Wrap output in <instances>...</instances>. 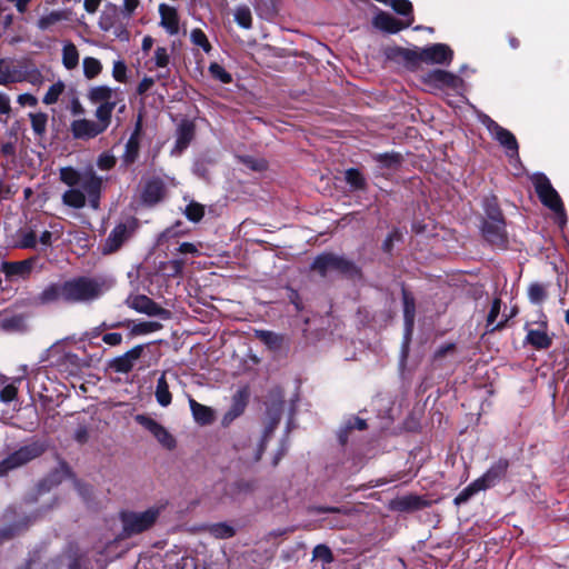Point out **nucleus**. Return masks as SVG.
Masks as SVG:
<instances>
[{
  "label": "nucleus",
  "mask_w": 569,
  "mask_h": 569,
  "mask_svg": "<svg viewBox=\"0 0 569 569\" xmlns=\"http://www.w3.org/2000/svg\"><path fill=\"white\" fill-rule=\"evenodd\" d=\"M59 177L68 186L61 196L64 206L73 209H82L87 204L94 210L99 208L103 178L92 168L79 171L72 167H63L59 170Z\"/></svg>",
  "instance_id": "obj_1"
},
{
  "label": "nucleus",
  "mask_w": 569,
  "mask_h": 569,
  "mask_svg": "<svg viewBox=\"0 0 569 569\" xmlns=\"http://www.w3.org/2000/svg\"><path fill=\"white\" fill-rule=\"evenodd\" d=\"M140 6V0H123L121 6L108 2L99 17V27L102 31L112 33L121 41L130 38V20Z\"/></svg>",
  "instance_id": "obj_2"
},
{
  "label": "nucleus",
  "mask_w": 569,
  "mask_h": 569,
  "mask_svg": "<svg viewBox=\"0 0 569 569\" xmlns=\"http://www.w3.org/2000/svg\"><path fill=\"white\" fill-rule=\"evenodd\" d=\"M66 283V302L81 303L98 299L106 290V283L96 278L79 277Z\"/></svg>",
  "instance_id": "obj_3"
},
{
  "label": "nucleus",
  "mask_w": 569,
  "mask_h": 569,
  "mask_svg": "<svg viewBox=\"0 0 569 569\" xmlns=\"http://www.w3.org/2000/svg\"><path fill=\"white\" fill-rule=\"evenodd\" d=\"M531 181L540 201L555 213L556 222L562 228L567 223V214L559 193L543 173H535Z\"/></svg>",
  "instance_id": "obj_4"
},
{
  "label": "nucleus",
  "mask_w": 569,
  "mask_h": 569,
  "mask_svg": "<svg viewBox=\"0 0 569 569\" xmlns=\"http://www.w3.org/2000/svg\"><path fill=\"white\" fill-rule=\"evenodd\" d=\"M509 462L506 459L496 461L481 477L467 486L456 498V505L467 502L476 493L493 487L507 472Z\"/></svg>",
  "instance_id": "obj_5"
},
{
  "label": "nucleus",
  "mask_w": 569,
  "mask_h": 569,
  "mask_svg": "<svg viewBox=\"0 0 569 569\" xmlns=\"http://www.w3.org/2000/svg\"><path fill=\"white\" fill-rule=\"evenodd\" d=\"M279 421V415L272 418L271 422L266 427L263 436L259 440L242 439L234 445V449L239 452V458L248 465L256 463L260 460L266 441L276 429Z\"/></svg>",
  "instance_id": "obj_6"
},
{
  "label": "nucleus",
  "mask_w": 569,
  "mask_h": 569,
  "mask_svg": "<svg viewBox=\"0 0 569 569\" xmlns=\"http://www.w3.org/2000/svg\"><path fill=\"white\" fill-rule=\"evenodd\" d=\"M43 451L44 447L39 442H31L20 447L0 461V477L27 465L29 461L41 456Z\"/></svg>",
  "instance_id": "obj_7"
},
{
  "label": "nucleus",
  "mask_w": 569,
  "mask_h": 569,
  "mask_svg": "<svg viewBox=\"0 0 569 569\" xmlns=\"http://www.w3.org/2000/svg\"><path fill=\"white\" fill-rule=\"evenodd\" d=\"M162 509L163 506H152L144 511L123 513V530L128 535H136L149 529L157 521Z\"/></svg>",
  "instance_id": "obj_8"
},
{
  "label": "nucleus",
  "mask_w": 569,
  "mask_h": 569,
  "mask_svg": "<svg viewBox=\"0 0 569 569\" xmlns=\"http://www.w3.org/2000/svg\"><path fill=\"white\" fill-rule=\"evenodd\" d=\"M312 269L322 277L330 276L332 272L352 273L355 271V267L349 261L331 253L317 257L312 263Z\"/></svg>",
  "instance_id": "obj_9"
},
{
  "label": "nucleus",
  "mask_w": 569,
  "mask_h": 569,
  "mask_svg": "<svg viewBox=\"0 0 569 569\" xmlns=\"http://www.w3.org/2000/svg\"><path fill=\"white\" fill-rule=\"evenodd\" d=\"M126 305L139 313H144L149 317H159L163 320L170 319L171 313L169 310L163 309L152 299L144 295H130L126 299Z\"/></svg>",
  "instance_id": "obj_10"
},
{
  "label": "nucleus",
  "mask_w": 569,
  "mask_h": 569,
  "mask_svg": "<svg viewBox=\"0 0 569 569\" xmlns=\"http://www.w3.org/2000/svg\"><path fill=\"white\" fill-rule=\"evenodd\" d=\"M136 421L149 431L163 448L172 450L176 447L174 437L153 418L146 415H138L136 416Z\"/></svg>",
  "instance_id": "obj_11"
},
{
  "label": "nucleus",
  "mask_w": 569,
  "mask_h": 569,
  "mask_svg": "<svg viewBox=\"0 0 569 569\" xmlns=\"http://www.w3.org/2000/svg\"><path fill=\"white\" fill-rule=\"evenodd\" d=\"M482 123L490 134L506 149L509 157L518 154V143L515 136L507 129L500 127L489 117H485Z\"/></svg>",
  "instance_id": "obj_12"
},
{
  "label": "nucleus",
  "mask_w": 569,
  "mask_h": 569,
  "mask_svg": "<svg viewBox=\"0 0 569 569\" xmlns=\"http://www.w3.org/2000/svg\"><path fill=\"white\" fill-rule=\"evenodd\" d=\"M48 352L50 358L57 357L52 363L60 368V370L67 371L70 375H74L83 366L82 360L76 353L62 351L60 343L53 345Z\"/></svg>",
  "instance_id": "obj_13"
},
{
  "label": "nucleus",
  "mask_w": 569,
  "mask_h": 569,
  "mask_svg": "<svg viewBox=\"0 0 569 569\" xmlns=\"http://www.w3.org/2000/svg\"><path fill=\"white\" fill-rule=\"evenodd\" d=\"M453 58V52L445 43H435L421 49L419 59L431 64H449Z\"/></svg>",
  "instance_id": "obj_14"
},
{
  "label": "nucleus",
  "mask_w": 569,
  "mask_h": 569,
  "mask_svg": "<svg viewBox=\"0 0 569 569\" xmlns=\"http://www.w3.org/2000/svg\"><path fill=\"white\" fill-rule=\"evenodd\" d=\"M70 131L76 139L89 140L96 138L106 130L97 121L79 118L74 119L70 123Z\"/></svg>",
  "instance_id": "obj_15"
},
{
  "label": "nucleus",
  "mask_w": 569,
  "mask_h": 569,
  "mask_svg": "<svg viewBox=\"0 0 569 569\" xmlns=\"http://www.w3.org/2000/svg\"><path fill=\"white\" fill-rule=\"evenodd\" d=\"M486 239L492 243H502L505 239V223L500 210H496L490 216V221H486L482 227Z\"/></svg>",
  "instance_id": "obj_16"
},
{
  "label": "nucleus",
  "mask_w": 569,
  "mask_h": 569,
  "mask_svg": "<svg viewBox=\"0 0 569 569\" xmlns=\"http://www.w3.org/2000/svg\"><path fill=\"white\" fill-rule=\"evenodd\" d=\"M88 99L91 103L97 106H117V103L121 100L119 90L108 86H96L90 88L88 91Z\"/></svg>",
  "instance_id": "obj_17"
},
{
  "label": "nucleus",
  "mask_w": 569,
  "mask_h": 569,
  "mask_svg": "<svg viewBox=\"0 0 569 569\" xmlns=\"http://www.w3.org/2000/svg\"><path fill=\"white\" fill-rule=\"evenodd\" d=\"M425 81L428 84H431L439 89H443V88L458 89L462 83V80L458 76H456L451 72L445 71V70L430 71L426 76Z\"/></svg>",
  "instance_id": "obj_18"
},
{
  "label": "nucleus",
  "mask_w": 569,
  "mask_h": 569,
  "mask_svg": "<svg viewBox=\"0 0 569 569\" xmlns=\"http://www.w3.org/2000/svg\"><path fill=\"white\" fill-rule=\"evenodd\" d=\"M143 351V346L138 345L123 355L114 358L111 361L110 367L116 371L120 373H127L129 372L136 365V362L140 359Z\"/></svg>",
  "instance_id": "obj_19"
},
{
  "label": "nucleus",
  "mask_w": 569,
  "mask_h": 569,
  "mask_svg": "<svg viewBox=\"0 0 569 569\" xmlns=\"http://www.w3.org/2000/svg\"><path fill=\"white\" fill-rule=\"evenodd\" d=\"M412 18H407L406 21L396 19L387 12H379L373 18V26L382 31L396 33L412 23Z\"/></svg>",
  "instance_id": "obj_20"
},
{
  "label": "nucleus",
  "mask_w": 569,
  "mask_h": 569,
  "mask_svg": "<svg viewBox=\"0 0 569 569\" xmlns=\"http://www.w3.org/2000/svg\"><path fill=\"white\" fill-rule=\"evenodd\" d=\"M160 26L170 36H174L179 32V14L178 10L167 3L159 4Z\"/></svg>",
  "instance_id": "obj_21"
},
{
  "label": "nucleus",
  "mask_w": 569,
  "mask_h": 569,
  "mask_svg": "<svg viewBox=\"0 0 569 569\" xmlns=\"http://www.w3.org/2000/svg\"><path fill=\"white\" fill-rule=\"evenodd\" d=\"M117 327H127L129 329V333L131 337L146 336L156 331H159L162 328V325L158 321H140L134 322L131 320H126L123 322H119L117 325H111L109 328Z\"/></svg>",
  "instance_id": "obj_22"
},
{
  "label": "nucleus",
  "mask_w": 569,
  "mask_h": 569,
  "mask_svg": "<svg viewBox=\"0 0 569 569\" xmlns=\"http://www.w3.org/2000/svg\"><path fill=\"white\" fill-rule=\"evenodd\" d=\"M66 283L54 282L48 284L37 297V301L41 305H50L63 301L66 302Z\"/></svg>",
  "instance_id": "obj_23"
},
{
  "label": "nucleus",
  "mask_w": 569,
  "mask_h": 569,
  "mask_svg": "<svg viewBox=\"0 0 569 569\" xmlns=\"http://www.w3.org/2000/svg\"><path fill=\"white\" fill-rule=\"evenodd\" d=\"M526 342L536 349L549 348L552 340L547 333V323L541 322L537 329H532L527 326Z\"/></svg>",
  "instance_id": "obj_24"
},
{
  "label": "nucleus",
  "mask_w": 569,
  "mask_h": 569,
  "mask_svg": "<svg viewBox=\"0 0 569 569\" xmlns=\"http://www.w3.org/2000/svg\"><path fill=\"white\" fill-rule=\"evenodd\" d=\"M69 20L67 10H53L41 16L37 22V27L41 31H54L61 22Z\"/></svg>",
  "instance_id": "obj_25"
},
{
  "label": "nucleus",
  "mask_w": 569,
  "mask_h": 569,
  "mask_svg": "<svg viewBox=\"0 0 569 569\" xmlns=\"http://www.w3.org/2000/svg\"><path fill=\"white\" fill-rule=\"evenodd\" d=\"M34 259H27L17 262H3L1 270L8 278H27L33 267Z\"/></svg>",
  "instance_id": "obj_26"
},
{
  "label": "nucleus",
  "mask_w": 569,
  "mask_h": 569,
  "mask_svg": "<svg viewBox=\"0 0 569 569\" xmlns=\"http://www.w3.org/2000/svg\"><path fill=\"white\" fill-rule=\"evenodd\" d=\"M130 230L126 224H118L111 231L103 247L104 253L116 251L129 237Z\"/></svg>",
  "instance_id": "obj_27"
},
{
  "label": "nucleus",
  "mask_w": 569,
  "mask_h": 569,
  "mask_svg": "<svg viewBox=\"0 0 569 569\" xmlns=\"http://www.w3.org/2000/svg\"><path fill=\"white\" fill-rule=\"evenodd\" d=\"M164 196V186L160 179L149 180L142 191V200L147 204L159 202Z\"/></svg>",
  "instance_id": "obj_28"
},
{
  "label": "nucleus",
  "mask_w": 569,
  "mask_h": 569,
  "mask_svg": "<svg viewBox=\"0 0 569 569\" xmlns=\"http://www.w3.org/2000/svg\"><path fill=\"white\" fill-rule=\"evenodd\" d=\"M189 406L194 421L201 426L210 425L214 421V411L210 407L197 402L189 398Z\"/></svg>",
  "instance_id": "obj_29"
},
{
  "label": "nucleus",
  "mask_w": 569,
  "mask_h": 569,
  "mask_svg": "<svg viewBox=\"0 0 569 569\" xmlns=\"http://www.w3.org/2000/svg\"><path fill=\"white\" fill-rule=\"evenodd\" d=\"M154 397L158 405L162 408H167L172 402V395L170 392V386L167 379V372H162L157 380Z\"/></svg>",
  "instance_id": "obj_30"
},
{
  "label": "nucleus",
  "mask_w": 569,
  "mask_h": 569,
  "mask_svg": "<svg viewBox=\"0 0 569 569\" xmlns=\"http://www.w3.org/2000/svg\"><path fill=\"white\" fill-rule=\"evenodd\" d=\"M79 51L74 43L64 41L62 46V64L67 70H73L79 64Z\"/></svg>",
  "instance_id": "obj_31"
},
{
  "label": "nucleus",
  "mask_w": 569,
  "mask_h": 569,
  "mask_svg": "<svg viewBox=\"0 0 569 569\" xmlns=\"http://www.w3.org/2000/svg\"><path fill=\"white\" fill-rule=\"evenodd\" d=\"M193 137V126L189 122H183L179 126L177 131V141L174 151L181 152L190 143Z\"/></svg>",
  "instance_id": "obj_32"
},
{
  "label": "nucleus",
  "mask_w": 569,
  "mask_h": 569,
  "mask_svg": "<svg viewBox=\"0 0 569 569\" xmlns=\"http://www.w3.org/2000/svg\"><path fill=\"white\" fill-rule=\"evenodd\" d=\"M21 74L17 71L11 70L9 63L0 59V84L7 86L13 82H20Z\"/></svg>",
  "instance_id": "obj_33"
},
{
  "label": "nucleus",
  "mask_w": 569,
  "mask_h": 569,
  "mask_svg": "<svg viewBox=\"0 0 569 569\" xmlns=\"http://www.w3.org/2000/svg\"><path fill=\"white\" fill-rule=\"evenodd\" d=\"M403 316L406 321L407 331H410L413 326L415 319V300L413 298L403 290Z\"/></svg>",
  "instance_id": "obj_34"
},
{
  "label": "nucleus",
  "mask_w": 569,
  "mask_h": 569,
  "mask_svg": "<svg viewBox=\"0 0 569 569\" xmlns=\"http://www.w3.org/2000/svg\"><path fill=\"white\" fill-rule=\"evenodd\" d=\"M116 106L110 104H98L94 116L97 118V122L104 129L110 126L111 122V116Z\"/></svg>",
  "instance_id": "obj_35"
},
{
  "label": "nucleus",
  "mask_w": 569,
  "mask_h": 569,
  "mask_svg": "<svg viewBox=\"0 0 569 569\" xmlns=\"http://www.w3.org/2000/svg\"><path fill=\"white\" fill-rule=\"evenodd\" d=\"M82 67L87 79H93L102 71L101 62L93 57H86L82 61Z\"/></svg>",
  "instance_id": "obj_36"
},
{
  "label": "nucleus",
  "mask_w": 569,
  "mask_h": 569,
  "mask_svg": "<svg viewBox=\"0 0 569 569\" xmlns=\"http://www.w3.org/2000/svg\"><path fill=\"white\" fill-rule=\"evenodd\" d=\"M256 336L272 350L279 349L282 342V338L272 331L258 330Z\"/></svg>",
  "instance_id": "obj_37"
},
{
  "label": "nucleus",
  "mask_w": 569,
  "mask_h": 569,
  "mask_svg": "<svg viewBox=\"0 0 569 569\" xmlns=\"http://www.w3.org/2000/svg\"><path fill=\"white\" fill-rule=\"evenodd\" d=\"M64 89L66 84L60 80L50 86L42 99L43 103L47 106L56 103L60 96L64 92Z\"/></svg>",
  "instance_id": "obj_38"
},
{
  "label": "nucleus",
  "mask_w": 569,
  "mask_h": 569,
  "mask_svg": "<svg viewBox=\"0 0 569 569\" xmlns=\"http://www.w3.org/2000/svg\"><path fill=\"white\" fill-rule=\"evenodd\" d=\"M208 532L217 539H228L234 535V529L227 523H213L208 527Z\"/></svg>",
  "instance_id": "obj_39"
},
{
  "label": "nucleus",
  "mask_w": 569,
  "mask_h": 569,
  "mask_svg": "<svg viewBox=\"0 0 569 569\" xmlns=\"http://www.w3.org/2000/svg\"><path fill=\"white\" fill-rule=\"evenodd\" d=\"M234 21L243 29H250L252 24L251 11L247 6H239L234 10Z\"/></svg>",
  "instance_id": "obj_40"
},
{
  "label": "nucleus",
  "mask_w": 569,
  "mask_h": 569,
  "mask_svg": "<svg viewBox=\"0 0 569 569\" xmlns=\"http://www.w3.org/2000/svg\"><path fill=\"white\" fill-rule=\"evenodd\" d=\"M186 217L192 221L198 222L202 219L204 214V208L202 204L191 201L184 209Z\"/></svg>",
  "instance_id": "obj_41"
},
{
  "label": "nucleus",
  "mask_w": 569,
  "mask_h": 569,
  "mask_svg": "<svg viewBox=\"0 0 569 569\" xmlns=\"http://www.w3.org/2000/svg\"><path fill=\"white\" fill-rule=\"evenodd\" d=\"M190 39L194 46L201 47L206 52H209L211 50V44L206 33L201 29L191 30Z\"/></svg>",
  "instance_id": "obj_42"
},
{
  "label": "nucleus",
  "mask_w": 569,
  "mask_h": 569,
  "mask_svg": "<svg viewBox=\"0 0 569 569\" xmlns=\"http://www.w3.org/2000/svg\"><path fill=\"white\" fill-rule=\"evenodd\" d=\"M30 119H31V127H32V130L34 131V133H37L38 136H42L47 129V121H48L47 114L41 113V112L30 114Z\"/></svg>",
  "instance_id": "obj_43"
},
{
  "label": "nucleus",
  "mask_w": 569,
  "mask_h": 569,
  "mask_svg": "<svg viewBox=\"0 0 569 569\" xmlns=\"http://www.w3.org/2000/svg\"><path fill=\"white\" fill-rule=\"evenodd\" d=\"M209 72L214 79L222 83H230L232 81L231 74L217 62L210 64Z\"/></svg>",
  "instance_id": "obj_44"
},
{
  "label": "nucleus",
  "mask_w": 569,
  "mask_h": 569,
  "mask_svg": "<svg viewBox=\"0 0 569 569\" xmlns=\"http://www.w3.org/2000/svg\"><path fill=\"white\" fill-rule=\"evenodd\" d=\"M500 308H501V301L500 299H495L493 302H492V306H491V309H490V312L488 315V318H487V327L490 329V330H495V329H498L500 327L503 326V321L495 325L496 322V319L500 312Z\"/></svg>",
  "instance_id": "obj_45"
},
{
  "label": "nucleus",
  "mask_w": 569,
  "mask_h": 569,
  "mask_svg": "<svg viewBox=\"0 0 569 569\" xmlns=\"http://www.w3.org/2000/svg\"><path fill=\"white\" fill-rule=\"evenodd\" d=\"M128 68L123 60H116L112 66V77L117 82L126 83L128 81Z\"/></svg>",
  "instance_id": "obj_46"
},
{
  "label": "nucleus",
  "mask_w": 569,
  "mask_h": 569,
  "mask_svg": "<svg viewBox=\"0 0 569 569\" xmlns=\"http://www.w3.org/2000/svg\"><path fill=\"white\" fill-rule=\"evenodd\" d=\"M528 297L532 303H541L546 299V289L540 283H532L528 288Z\"/></svg>",
  "instance_id": "obj_47"
},
{
  "label": "nucleus",
  "mask_w": 569,
  "mask_h": 569,
  "mask_svg": "<svg viewBox=\"0 0 569 569\" xmlns=\"http://www.w3.org/2000/svg\"><path fill=\"white\" fill-rule=\"evenodd\" d=\"M390 7L399 14L408 18L411 17L412 4L409 0H392Z\"/></svg>",
  "instance_id": "obj_48"
},
{
  "label": "nucleus",
  "mask_w": 569,
  "mask_h": 569,
  "mask_svg": "<svg viewBox=\"0 0 569 569\" xmlns=\"http://www.w3.org/2000/svg\"><path fill=\"white\" fill-rule=\"evenodd\" d=\"M37 242V233L33 229L24 230L21 232L19 240L20 248H34Z\"/></svg>",
  "instance_id": "obj_49"
},
{
  "label": "nucleus",
  "mask_w": 569,
  "mask_h": 569,
  "mask_svg": "<svg viewBox=\"0 0 569 569\" xmlns=\"http://www.w3.org/2000/svg\"><path fill=\"white\" fill-rule=\"evenodd\" d=\"M398 507L401 510L418 509L421 507L422 501L418 497L409 496L398 500Z\"/></svg>",
  "instance_id": "obj_50"
},
{
  "label": "nucleus",
  "mask_w": 569,
  "mask_h": 569,
  "mask_svg": "<svg viewBox=\"0 0 569 569\" xmlns=\"http://www.w3.org/2000/svg\"><path fill=\"white\" fill-rule=\"evenodd\" d=\"M346 180L351 187L356 189L363 187V178L361 173L356 169H349L346 171Z\"/></svg>",
  "instance_id": "obj_51"
},
{
  "label": "nucleus",
  "mask_w": 569,
  "mask_h": 569,
  "mask_svg": "<svg viewBox=\"0 0 569 569\" xmlns=\"http://www.w3.org/2000/svg\"><path fill=\"white\" fill-rule=\"evenodd\" d=\"M169 53L167 48L158 47L154 51L153 61L158 68H164L169 63Z\"/></svg>",
  "instance_id": "obj_52"
},
{
  "label": "nucleus",
  "mask_w": 569,
  "mask_h": 569,
  "mask_svg": "<svg viewBox=\"0 0 569 569\" xmlns=\"http://www.w3.org/2000/svg\"><path fill=\"white\" fill-rule=\"evenodd\" d=\"M116 164V158L109 152L101 153L97 159V166L101 170H110Z\"/></svg>",
  "instance_id": "obj_53"
},
{
  "label": "nucleus",
  "mask_w": 569,
  "mask_h": 569,
  "mask_svg": "<svg viewBox=\"0 0 569 569\" xmlns=\"http://www.w3.org/2000/svg\"><path fill=\"white\" fill-rule=\"evenodd\" d=\"M138 154V142L134 138H130L126 144L124 161L132 162Z\"/></svg>",
  "instance_id": "obj_54"
},
{
  "label": "nucleus",
  "mask_w": 569,
  "mask_h": 569,
  "mask_svg": "<svg viewBox=\"0 0 569 569\" xmlns=\"http://www.w3.org/2000/svg\"><path fill=\"white\" fill-rule=\"evenodd\" d=\"M18 393V388L13 383L6 386L0 391V400L4 403L11 402L16 399Z\"/></svg>",
  "instance_id": "obj_55"
},
{
  "label": "nucleus",
  "mask_w": 569,
  "mask_h": 569,
  "mask_svg": "<svg viewBox=\"0 0 569 569\" xmlns=\"http://www.w3.org/2000/svg\"><path fill=\"white\" fill-rule=\"evenodd\" d=\"M19 73L21 74L20 82L27 81L33 86H38L42 82V74L37 69H33L26 73H21V72H19Z\"/></svg>",
  "instance_id": "obj_56"
},
{
  "label": "nucleus",
  "mask_w": 569,
  "mask_h": 569,
  "mask_svg": "<svg viewBox=\"0 0 569 569\" xmlns=\"http://www.w3.org/2000/svg\"><path fill=\"white\" fill-rule=\"evenodd\" d=\"M313 557L330 562L332 560L331 551L328 547L319 545L313 550Z\"/></svg>",
  "instance_id": "obj_57"
},
{
  "label": "nucleus",
  "mask_w": 569,
  "mask_h": 569,
  "mask_svg": "<svg viewBox=\"0 0 569 569\" xmlns=\"http://www.w3.org/2000/svg\"><path fill=\"white\" fill-rule=\"evenodd\" d=\"M102 341L109 346H119L122 342V335L118 332L106 333Z\"/></svg>",
  "instance_id": "obj_58"
},
{
  "label": "nucleus",
  "mask_w": 569,
  "mask_h": 569,
  "mask_svg": "<svg viewBox=\"0 0 569 569\" xmlns=\"http://www.w3.org/2000/svg\"><path fill=\"white\" fill-rule=\"evenodd\" d=\"M243 411V405L236 403L226 415L223 418L224 422H230L238 416H240Z\"/></svg>",
  "instance_id": "obj_59"
},
{
  "label": "nucleus",
  "mask_w": 569,
  "mask_h": 569,
  "mask_svg": "<svg viewBox=\"0 0 569 569\" xmlns=\"http://www.w3.org/2000/svg\"><path fill=\"white\" fill-rule=\"evenodd\" d=\"M10 112H11L10 98L6 93L0 92V114L9 116Z\"/></svg>",
  "instance_id": "obj_60"
},
{
  "label": "nucleus",
  "mask_w": 569,
  "mask_h": 569,
  "mask_svg": "<svg viewBox=\"0 0 569 569\" xmlns=\"http://www.w3.org/2000/svg\"><path fill=\"white\" fill-rule=\"evenodd\" d=\"M18 102L22 106L34 107L38 103V100L30 93H23L18 97Z\"/></svg>",
  "instance_id": "obj_61"
},
{
  "label": "nucleus",
  "mask_w": 569,
  "mask_h": 569,
  "mask_svg": "<svg viewBox=\"0 0 569 569\" xmlns=\"http://www.w3.org/2000/svg\"><path fill=\"white\" fill-rule=\"evenodd\" d=\"M154 84V80L149 77H144L138 84L137 91L142 94L147 92Z\"/></svg>",
  "instance_id": "obj_62"
},
{
  "label": "nucleus",
  "mask_w": 569,
  "mask_h": 569,
  "mask_svg": "<svg viewBox=\"0 0 569 569\" xmlns=\"http://www.w3.org/2000/svg\"><path fill=\"white\" fill-rule=\"evenodd\" d=\"M377 160L387 167H391L392 164L398 162V157L395 154H379L377 157Z\"/></svg>",
  "instance_id": "obj_63"
},
{
  "label": "nucleus",
  "mask_w": 569,
  "mask_h": 569,
  "mask_svg": "<svg viewBox=\"0 0 569 569\" xmlns=\"http://www.w3.org/2000/svg\"><path fill=\"white\" fill-rule=\"evenodd\" d=\"M13 16L11 13H2L1 31L2 33L12 24Z\"/></svg>",
  "instance_id": "obj_64"
}]
</instances>
